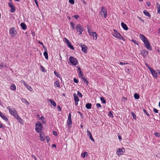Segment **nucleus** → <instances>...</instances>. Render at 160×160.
Here are the masks:
<instances>
[{"instance_id":"6ab92c4d","label":"nucleus","mask_w":160,"mask_h":160,"mask_svg":"<svg viewBox=\"0 0 160 160\" xmlns=\"http://www.w3.org/2000/svg\"><path fill=\"white\" fill-rule=\"evenodd\" d=\"M121 24L122 27L125 30H128V27L127 26L124 22H122Z\"/></svg>"},{"instance_id":"1a4fd4ad","label":"nucleus","mask_w":160,"mask_h":160,"mask_svg":"<svg viewBox=\"0 0 160 160\" xmlns=\"http://www.w3.org/2000/svg\"><path fill=\"white\" fill-rule=\"evenodd\" d=\"M100 13L102 16L104 15V18H105L107 15V11L106 9L104 7H102L101 8V10Z\"/></svg>"},{"instance_id":"c9c22d12","label":"nucleus","mask_w":160,"mask_h":160,"mask_svg":"<svg viewBox=\"0 0 160 160\" xmlns=\"http://www.w3.org/2000/svg\"><path fill=\"white\" fill-rule=\"evenodd\" d=\"M134 98L136 99H138L139 98V96L138 94L135 93L134 94Z\"/></svg>"},{"instance_id":"c756f323","label":"nucleus","mask_w":160,"mask_h":160,"mask_svg":"<svg viewBox=\"0 0 160 160\" xmlns=\"http://www.w3.org/2000/svg\"><path fill=\"white\" fill-rule=\"evenodd\" d=\"M83 74L82 71L78 72V76L80 78H82L83 77Z\"/></svg>"},{"instance_id":"4468645a","label":"nucleus","mask_w":160,"mask_h":160,"mask_svg":"<svg viewBox=\"0 0 160 160\" xmlns=\"http://www.w3.org/2000/svg\"><path fill=\"white\" fill-rule=\"evenodd\" d=\"M149 71L151 73L153 76L155 78H156L158 77L157 72L152 68H149Z\"/></svg>"},{"instance_id":"423d86ee","label":"nucleus","mask_w":160,"mask_h":160,"mask_svg":"<svg viewBox=\"0 0 160 160\" xmlns=\"http://www.w3.org/2000/svg\"><path fill=\"white\" fill-rule=\"evenodd\" d=\"M69 60L70 63L73 65H76L78 63V60L72 56H70Z\"/></svg>"},{"instance_id":"f257e3e1","label":"nucleus","mask_w":160,"mask_h":160,"mask_svg":"<svg viewBox=\"0 0 160 160\" xmlns=\"http://www.w3.org/2000/svg\"><path fill=\"white\" fill-rule=\"evenodd\" d=\"M140 38L143 42L145 46L147 49L148 50H151L152 47L146 38L143 35L141 34H140Z\"/></svg>"},{"instance_id":"a18cd8bd","label":"nucleus","mask_w":160,"mask_h":160,"mask_svg":"<svg viewBox=\"0 0 160 160\" xmlns=\"http://www.w3.org/2000/svg\"><path fill=\"white\" fill-rule=\"evenodd\" d=\"M143 111L148 116H149V114L147 112V111L145 109H143Z\"/></svg>"},{"instance_id":"4be33fe9","label":"nucleus","mask_w":160,"mask_h":160,"mask_svg":"<svg viewBox=\"0 0 160 160\" xmlns=\"http://www.w3.org/2000/svg\"><path fill=\"white\" fill-rule=\"evenodd\" d=\"M158 13L160 14V4L158 3H156Z\"/></svg>"},{"instance_id":"0eeeda50","label":"nucleus","mask_w":160,"mask_h":160,"mask_svg":"<svg viewBox=\"0 0 160 160\" xmlns=\"http://www.w3.org/2000/svg\"><path fill=\"white\" fill-rule=\"evenodd\" d=\"M9 33L12 37H14L16 35L17 32L14 27L10 28L9 30Z\"/></svg>"},{"instance_id":"bf43d9fd","label":"nucleus","mask_w":160,"mask_h":160,"mask_svg":"<svg viewBox=\"0 0 160 160\" xmlns=\"http://www.w3.org/2000/svg\"><path fill=\"white\" fill-rule=\"evenodd\" d=\"M128 64V63H125V62H120L119 63V64L120 65H124L127 64Z\"/></svg>"},{"instance_id":"20e7f679","label":"nucleus","mask_w":160,"mask_h":160,"mask_svg":"<svg viewBox=\"0 0 160 160\" xmlns=\"http://www.w3.org/2000/svg\"><path fill=\"white\" fill-rule=\"evenodd\" d=\"M89 26H88L87 29L88 32L90 36H92L93 37V40H96L97 39L98 34L95 32H92L89 29Z\"/></svg>"},{"instance_id":"603ef678","label":"nucleus","mask_w":160,"mask_h":160,"mask_svg":"<svg viewBox=\"0 0 160 160\" xmlns=\"http://www.w3.org/2000/svg\"><path fill=\"white\" fill-rule=\"evenodd\" d=\"M132 42H133V43H134L135 44H137V45L138 44V42L137 41H136V40H135L134 39H132Z\"/></svg>"},{"instance_id":"c03bdc74","label":"nucleus","mask_w":160,"mask_h":160,"mask_svg":"<svg viewBox=\"0 0 160 160\" xmlns=\"http://www.w3.org/2000/svg\"><path fill=\"white\" fill-rule=\"evenodd\" d=\"M45 138L46 139L47 142H49L50 140V138L48 136H47Z\"/></svg>"},{"instance_id":"412c9836","label":"nucleus","mask_w":160,"mask_h":160,"mask_svg":"<svg viewBox=\"0 0 160 160\" xmlns=\"http://www.w3.org/2000/svg\"><path fill=\"white\" fill-rule=\"evenodd\" d=\"M0 116L2 118V119L4 120L5 121H7L8 120V118L5 116H4L2 113H1Z\"/></svg>"},{"instance_id":"774afa93","label":"nucleus","mask_w":160,"mask_h":160,"mask_svg":"<svg viewBox=\"0 0 160 160\" xmlns=\"http://www.w3.org/2000/svg\"><path fill=\"white\" fill-rule=\"evenodd\" d=\"M38 43H39L40 44H41V45H42L43 46V48H44V44H43V43L42 42H40V41H39L38 42Z\"/></svg>"},{"instance_id":"f704fd0d","label":"nucleus","mask_w":160,"mask_h":160,"mask_svg":"<svg viewBox=\"0 0 160 160\" xmlns=\"http://www.w3.org/2000/svg\"><path fill=\"white\" fill-rule=\"evenodd\" d=\"M54 85L57 87H60L59 82L58 81H56L54 83Z\"/></svg>"},{"instance_id":"69168bd1","label":"nucleus","mask_w":160,"mask_h":160,"mask_svg":"<svg viewBox=\"0 0 160 160\" xmlns=\"http://www.w3.org/2000/svg\"><path fill=\"white\" fill-rule=\"evenodd\" d=\"M4 126L2 123H0V128H4Z\"/></svg>"},{"instance_id":"ea45409f","label":"nucleus","mask_w":160,"mask_h":160,"mask_svg":"<svg viewBox=\"0 0 160 160\" xmlns=\"http://www.w3.org/2000/svg\"><path fill=\"white\" fill-rule=\"evenodd\" d=\"M108 116L111 118H113V116L112 114L111 111H109L108 113Z\"/></svg>"},{"instance_id":"680f3d73","label":"nucleus","mask_w":160,"mask_h":160,"mask_svg":"<svg viewBox=\"0 0 160 160\" xmlns=\"http://www.w3.org/2000/svg\"><path fill=\"white\" fill-rule=\"evenodd\" d=\"M138 18L142 22H144V20L142 18H141V17H138Z\"/></svg>"},{"instance_id":"9d476101","label":"nucleus","mask_w":160,"mask_h":160,"mask_svg":"<svg viewBox=\"0 0 160 160\" xmlns=\"http://www.w3.org/2000/svg\"><path fill=\"white\" fill-rule=\"evenodd\" d=\"M125 149L124 148L122 147L121 148H118V150H117L116 153L117 155L120 156L122 155L123 153L125 152Z\"/></svg>"},{"instance_id":"338daca9","label":"nucleus","mask_w":160,"mask_h":160,"mask_svg":"<svg viewBox=\"0 0 160 160\" xmlns=\"http://www.w3.org/2000/svg\"><path fill=\"white\" fill-rule=\"evenodd\" d=\"M145 65L146 66V67L148 68V69H149V70L150 68H151L148 65V64L147 63H145Z\"/></svg>"},{"instance_id":"49530a36","label":"nucleus","mask_w":160,"mask_h":160,"mask_svg":"<svg viewBox=\"0 0 160 160\" xmlns=\"http://www.w3.org/2000/svg\"><path fill=\"white\" fill-rule=\"evenodd\" d=\"M77 95L80 97L82 98V93L80 92H79L78 91L77 92Z\"/></svg>"},{"instance_id":"ddd939ff","label":"nucleus","mask_w":160,"mask_h":160,"mask_svg":"<svg viewBox=\"0 0 160 160\" xmlns=\"http://www.w3.org/2000/svg\"><path fill=\"white\" fill-rule=\"evenodd\" d=\"M8 4L9 7L11 8L10 12L12 13L14 12L16 9L13 4L11 2H8Z\"/></svg>"},{"instance_id":"f8f14e48","label":"nucleus","mask_w":160,"mask_h":160,"mask_svg":"<svg viewBox=\"0 0 160 160\" xmlns=\"http://www.w3.org/2000/svg\"><path fill=\"white\" fill-rule=\"evenodd\" d=\"M80 46L82 48V50L85 53H86L87 52L88 47L84 44H80Z\"/></svg>"},{"instance_id":"bb28decb","label":"nucleus","mask_w":160,"mask_h":160,"mask_svg":"<svg viewBox=\"0 0 160 160\" xmlns=\"http://www.w3.org/2000/svg\"><path fill=\"white\" fill-rule=\"evenodd\" d=\"M22 101L25 103H26L27 105H28L29 104V103L25 99L22 98L21 99Z\"/></svg>"},{"instance_id":"4c0bfd02","label":"nucleus","mask_w":160,"mask_h":160,"mask_svg":"<svg viewBox=\"0 0 160 160\" xmlns=\"http://www.w3.org/2000/svg\"><path fill=\"white\" fill-rule=\"evenodd\" d=\"M40 119H41L42 121L44 123H46V121L44 120V118L43 116H41L40 118Z\"/></svg>"},{"instance_id":"0e129e2a","label":"nucleus","mask_w":160,"mask_h":160,"mask_svg":"<svg viewBox=\"0 0 160 160\" xmlns=\"http://www.w3.org/2000/svg\"><path fill=\"white\" fill-rule=\"evenodd\" d=\"M146 4L148 7L150 6H151V3L149 2H146Z\"/></svg>"},{"instance_id":"72a5a7b5","label":"nucleus","mask_w":160,"mask_h":160,"mask_svg":"<svg viewBox=\"0 0 160 160\" xmlns=\"http://www.w3.org/2000/svg\"><path fill=\"white\" fill-rule=\"evenodd\" d=\"M100 100L103 103H105L106 102V101L104 98L102 97L100 98Z\"/></svg>"},{"instance_id":"473e14b6","label":"nucleus","mask_w":160,"mask_h":160,"mask_svg":"<svg viewBox=\"0 0 160 160\" xmlns=\"http://www.w3.org/2000/svg\"><path fill=\"white\" fill-rule=\"evenodd\" d=\"M26 88L30 91L31 92L33 90V89L29 85H27V87H26Z\"/></svg>"},{"instance_id":"37998d69","label":"nucleus","mask_w":160,"mask_h":160,"mask_svg":"<svg viewBox=\"0 0 160 160\" xmlns=\"http://www.w3.org/2000/svg\"><path fill=\"white\" fill-rule=\"evenodd\" d=\"M96 106L97 108H101L102 107V106L100 103H98L96 104Z\"/></svg>"},{"instance_id":"a211bd4d","label":"nucleus","mask_w":160,"mask_h":160,"mask_svg":"<svg viewBox=\"0 0 160 160\" xmlns=\"http://www.w3.org/2000/svg\"><path fill=\"white\" fill-rule=\"evenodd\" d=\"M40 140L42 141H44L45 140V136L44 134L43 133H40Z\"/></svg>"},{"instance_id":"a878e982","label":"nucleus","mask_w":160,"mask_h":160,"mask_svg":"<svg viewBox=\"0 0 160 160\" xmlns=\"http://www.w3.org/2000/svg\"><path fill=\"white\" fill-rule=\"evenodd\" d=\"M88 155V153L87 152H85L81 154V156L83 158H85L86 156H87Z\"/></svg>"},{"instance_id":"5701e85b","label":"nucleus","mask_w":160,"mask_h":160,"mask_svg":"<svg viewBox=\"0 0 160 160\" xmlns=\"http://www.w3.org/2000/svg\"><path fill=\"white\" fill-rule=\"evenodd\" d=\"M21 26V27L22 28L23 30H25L27 28V26L26 25H25V24L23 23H21L20 24Z\"/></svg>"},{"instance_id":"39448f33","label":"nucleus","mask_w":160,"mask_h":160,"mask_svg":"<svg viewBox=\"0 0 160 160\" xmlns=\"http://www.w3.org/2000/svg\"><path fill=\"white\" fill-rule=\"evenodd\" d=\"M7 108L8 110L9 113L14 117H16V116L18 115L17 111L14 108H11L10 106L7 107Z\"/></svg>"},{"instance_id":"6e6d98bb","label":"nucleus","mask_w":160,"mask_h":160,"mask_svg":"<svg viewBox=\"0 0 160 160\" xmlns=\"http://www.w3.org/2000/svg\"><path fill=\"white\" fill-rule=\"evenodd\" d=\"M153 111L155 113H157L158 112V110L155 108L153 109Z\"/></svg>"},{"instance_id":"6e6552de","label":"nucleus","mask_w":160,"mask_h":160,"mask_svg":"<svg viewBox=\"0 0 160 160\" xmlns=\"http://www.w3.org/2000/svg\"><path fill=\"white\" fill-rule=\"evenodd\" d=\"M76 29H77V32H79L78 34L81 35L83 31V28L82 27L81 25L79 24H78L77 25Z\"/></svg>"},{"instance_id":"13d9d810","label":"nucleus","mask_w":160,"mask_h":160,"mask_svg":"<svg viewBox=\"0 0 160 160\" xmlns=\"http://www.w3.org/2000/svg\"><path fill=\"white\" fill-rule=\"evenodd\" d=\"M64 39L65 40V41L66 42L67 44L68 43H69V42H70V41L65 38H64Z\"/></svg>"},{"instance_id":"5fc2aeb1","label":"nucleus","mask_w":160,"mask_h":160,"mask_svg":"<svg viewBox=\"0 0 160 160\" xmlns=\"http://www.w3.org/2000/svg\"><path fill=\"white\" fill-rule=\"evenodd\" d=\"M89 138L92 141H94V140L93 139V137H92V135H91L90 136H89Z\"/></svg>"},{"instance_id":"aec40b11","label":"nucleus","mask_w":160,"mask_h":160,"mask_svg":"<svg viewBox=\"0 0 160 160\" xmlns=\"http://www.w3.org/2000/svg\"><path fill=\"white\" fill-rule=\"evenodd\" d=\"M10 88L12 90H15L16 89V87L14 84L12 83L10 87Z\"/></svg>"},{"instance_id":"2eb2a0df","label":"nucleus","mask_w":160,"mask_h":160,"mask_svg":"<svg viewBox=\"0 0 160 160\" xmlns=\"http://www.w3.org/2000/svg\"><path fill=\"white\" fill-rule=\"evenodd\" d=\"M74 99L75 101V104L77 106L78 104V102L79 101V98L76 93L73 94Z\"/></svg>"},{"instance_id":"393cba45","label":"nucleus","mask_w":160,"mask_h":160,"mask_svg":"<svg viewBox=\"0 0 160 160\" xmlns=\"http://www.w3.org/2000/svg\"><path fill=\"white\" fill-rule=\"evenodd\" d=\"M67 45L68 47L72 50H74V47L72 45L71 42H70L69 43H67Z\"/></svg>"},{"instance_id":"7c9ffc66","label":"nucleus","mask_w":160,"mask_h":160,"mask_svg":"<svg viewBox=\"0 0 160 160\" xmlns=\"http://www.w3.org/2000/svg\"><path fill=\"white\" fill-rule=\"evenodd\" d=\"M82 79L83 80L84 82L87 85H88V82L87 79L85 77H82Z\"/></svg>"},{"instance_id":"3c124183","label":"nucleus","mask_w":160,"mask_h":160,"mask_svg":"<svg viewBox=\"0 0 160 160\" xmlns=\"http://www.w3.org/2000/svg\"><path fill=\"white\" fill-rule=\"evenodd\" d=\"M154 135L157 137H160V134L158 132H155L154 133Z\"/></svg>"},{"instance_id":"c85d7f7f","label":"nucleus","mask_w":160,"mask_h":160,"mask_svg":"<svg viewBox=\"0 0 160 160\" xmlns=\"http://www.w3.org/2000/svg\"><path fill=\"white\" fill-rule=\"evenodd\" d=\"M92 104L90 103H88L86 104V108L88 109H90L91 108Z\"/></svg>"},{"instance_id":"b1692460","label":"nucleus","mask_w":160,"mask_h":160,"mask_svg":"<svg viewBox=\"0 0 160 160\" xmlns=\"http://www.w3.org/2000/svg\"><path fill=\"white\" fill-rule=\"evenodd\" d=\"M48 101L50 102L51 104L54 107L56 106V104L54 101H52L51 99H48Z\"/></svg>"},{"instance_id":"cd10ccee","label":"nucleus","mask_w":160,"mask_h":160,"mask_svg":"<svg viewBox=\"0 0 160 160\" xmlns=\"http://www.w3.org/2000/svg\"><path fill=\"white\" fill-rule=\"evenodd\" d=\"M143 13L146 16H148L149 17H150L151 15L147 11L145 10L143 11Z\"/></svg>"},{"instance_id":"58836bf2","label":"nucleus","mask_w":160,"mask_h":160,"mask_svg":"<svg viewBox=\"0 0 160 160\" xmlns=\"http://www.w3.org/2000/svg\"><path fill=\"white\" fill-rule=\"evenodd\" d=\"M41 68V70L43 72H44L46 71V70L45 69V68L42 66H40Z\"/></svg>"},{"instance_id":"dca6fc26","label":"nucleus","mask_w":160,"mask_h":160,"mask_svg":"<svg viewBox=\"0 0 160 160\" xmlns=\"http://www.w3.org/2000/svg\"><path fill=\"white\" fill-rule=\"evenodd\" d=\"M142 54L144 57H146L148 54V52L145 49H143L141 52Z\"/></svg>"},{"instance_id":"f03ea898","label":"nucleus","mask_w":160,"mask_h":160,"mask_svg":"<svg viewBox=\"0 0 160 160\" xmlns=\"http://www.w3.org/2000/svg\"><path fill=\"white\" fill-rule=\"evenodd\" d=\"M43 128L42 124L39 122H38L35 125V130L37 132L39 133L41 132Z\"/></svg>"},{"instance_id":"e433bc0d","label":"nucleus","mask_w":160,"mask_h":160,"mask_svg":"<svg viewBox=\"0 0 160 160\" xmlns=\"http://www.w3.org/2000/svg\"><path fill=\"white\" fill-rule=\"evenodd\" d=\"M54 73L55 75L57 76L58 77L60 78V75L56 71H54Z\"/></svg>"},{"instance_id":"8fccbe9b","label":"nucleus","mask_w":160,"mask_h":160,"mask_svg":"<svg viewBox=\"0 0 160 160\" xmlns=\"http://www.w3.org/2000/svg\"><path fill=\"white\" fill-rule=\"evenodd\" d=\"M87 134L88 136H90L91 135H92L91 133L89 131L87 130Z\"/></svg>"},{"instance_id":"2f4dec72","label":"nucleus","mask_w":160,"mask_h":160,"mask_svg":"<svg viewBox=\"0 0 160 160\" xmlns=\"http://www.w3.org/2000/svg\"><path fill=\"white\" fill-rule=\"evenodd\" d=\"M43 55L45 57V58L46 59H48V54L47 52L45 51L43 53Z\"/></svg>"},{"instance_id":"de8ad7c7","label":"nucleus","mask_w":160,"mask_h":160,"mask_svg":"<svg viewBox=\"0 0 160 160\" xmlns=\"http://www.w3.org/2000/svg\"><path fill=\"white\" fill-rule=\"evenodd\" d=\"M70 26L72 28V29H74V26L73 23L72 22H70Z\"/></svg>"},{"instance_id":"a19ab883","label":"nucleus","mask_w":160,"mask_h":160,"mask_svg":"<svg viewBox=\"0 0 160 160\" xmlns=\"http://www.w3.org/2000/svg\"><path fill=\"white\" fill-rule=\"evenodd\" d=\"M131 115H132L133 118L134 119H136V116L133 112H131Z\"/></svg>"},{"instance_id":"4d7b16f0","label":"nucleus","mask_w":160,"mask_h":160,"mask_svg":"<svg viewBox=\"0 0 160 160\" xmlns=\"http://www.w3.org/2000/svg\"><path fill=\"white\" fill-rule=\"evenodd\" d=\"M32 158L34 159L35 160H37L36 157L35 155H32Z\"/></svg>"},{"instance_id":"7ed1b4c3","label":"nucleus","mask_w":160,"mask_h":160,"mask_svg":"<svg viewBox=\"0 0 160 160\" xmlns=\"http://www.w3.org/2000/svg\"><path fill=\"white\" fill-rule=\"evenodd\" d=\"M114 33H113V36L118 39H122L123 41H125V39L118 32L117 30H114Z\"/></svg>"},{"instance_id":"9b49d317","label":"nucleus","mask_w":160,"mask_h":160,"mask_svg":"<svg viewBox=\"0 0 160 160\" xmlns=\"http://www.w3.org/2000/svg\"><path fill=\"white\" fill-rule=\"evenodd\" d=\"M67 123L68 127L70 128V126H71L72 123V115L70 113H69V114Z\"/></svg>"},{"instance_id":"e2e57ef3","label":"nucleus","mask_w":160,"mask_h":160,"mask_svg":"<svg viewBox=\"0 0 160 160\" xmlns=\"http://www.w3.org/2000/svg\"><path fill=\"white\" fill-rule=\"evenodd\" d=\"M35 2V3L37 6V7H38V2L37 0H33Z\"/></svg>"},{"instance_id":"052dcab7","label":"nucleus","mask_w":160,"mask_h":160,"mask_svg":"<svg viewBox=\"0 0 160 160\" xmlns=\"http://www.w3.org/2000/svg\"><path fill=\"white\" fill-rule=\"evenodd\" d=\"M76 19H77L79 18V17L78 15H74L73 16Z\"/></svg>"},{"instance_id":"09e8293b","label":"nucleus","mask_w":160,"mask_h":160,"mask_svg":"<svg viewBox=\"0 0 160 160\" xmlns=\"http://www.w3.org/2000/svg\"><path fill=\"white\" fill-rule=\"evenodd\" d=\"M69 2L72 4H73L74 3V0H69Z\"/></svg>"},{"instance_id":"864d4df0","label":"nucleus","mask_w":160,"mask_h":160,"mask_svg":"<svg viewBox=\"0 0 160 160\" xmlns=\"http://www.w3.org/2000/svg\"><path fill=\"white\" fill-rule=\"evenodd\" d=\"M73 81H74V82L76 83H78V80L76 78H74V79H73Z\"/></svg>"},{"instance_id":"79ce46f5","label":"nucleus","mask_w":160,"mask_h":160,"mask_svg":"<svg viewBox=\"0 0 160 160\" xmlns=\"http://www.w3.org/2000/svg\"><path fill=\"white\" fill-rule=\"evenodd\" d=\"M21 82L25 87H27V86L28 85V84H27L24 81L22 80Z\"/></svg>"},{"instance_id":"f3484780","label":"nucleus","mask_w":160,"mask_h":160,"mask_svg":"<svg viewBox=\"0 0 160 160\" xmlns=\"http://www.w3.org/2000/svg\"><path fill=\"white\" fill-rule=\"evenodd\" d=\"M21 124L23 123L22 120L19 116L18 115L16 116V117H15Z\"/></svg>"}]
</instances>
